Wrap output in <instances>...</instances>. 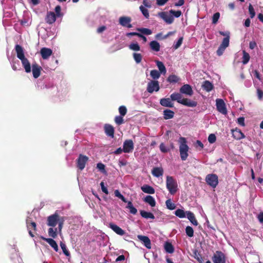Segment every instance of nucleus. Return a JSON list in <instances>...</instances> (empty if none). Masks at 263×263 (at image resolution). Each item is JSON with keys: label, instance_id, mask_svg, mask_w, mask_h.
Listing matches in <instances>:
<instances>
[{"label": "nucleus", "instance_id": "f257e3e1", "mask_svg": "<svg viewBox=\"0 0 263 263\" xmlns=\"http://www.w3.org/2000/svg\"><path fill=\"white\" fill-rule=\"evenodd\" d=\"M178 142L179 144V149L181 159L185 161L189 156V147L187 145V141L185 138L180 137L179 139Z\"/></svg>", "mask_w": 263, "mask_h": 263}, {"label": "nucleus", "instance_id": "f03ea898", "mask_svg": "<svg viewBox=\"0 0 263 263\" xmlns=\"http://www.w3.org/2000/svg\"><path fill=\"white\" fill-rule=\"evenodd\" d=\"M177 183L176 181L171 176L166 177V187L170 194L173 195L177 191Z\"/></svg>", "mask_w": 263, "mask_h": 263}, {"label": "nucleus", "instance_id": "7ed1b4c3", "mask_svg": "<svg viewBox=\"0 0 263 263\" xmlns=\"http://www.w3.org/2000/svg\"><path fill=\"white\" fill-rule=\"evenodd\" d=\"M212 259L214 263H226V255L219 251L214 253Z\"/></svg>", "mask_w": 263, "mask_h": 263}, {"label": "nucleus", "instance_id": "20e7f679", "mask_svg": "<svg viewBox=\"0 0 263 263\" xmlns=\"http://www.w3.org/2000/svg\"><path fill=\"white\" fill-rule=\"evenodd\" d=\"M205 181L208 184L215 188L218 183V176L214 174H208L205 177Z\"/></svg>", "mask_w": 263, "mask_h": 263}, {"label": "nucleus", "instance_id": "39448f33", "mask_svg": "<svg viewBox=\"0 0 263 263\" xmlns=\"http://www.w3.org/2000/svg\"><path fill=\"white\" fill-rule=\"evenodd\" d=\"M159 83L157 80H151L147 85L146 90L150 93H153L154 91L157 92L159 90Z\"/></svg>", "mask_w": 263, "mask_h": 263}, {"label": "nucleus", "instance_id": "423d86ee", "mask_svg": "<svg viewBox=\"0 0 263 263\" xmlns=\"http://www.w3.org/2000/svg\"><path fill=\"white\" fill-rule=\"evenodd\" d=\"M132 18L129 16H122L119 18V24L123 27L130 28L133 27L132 24Z\"/></svg>", "mask_w": 263, "mask_h": 263}, {"label": "nucleus", "instance_id": "0eeeda50", "mask_svg": "<svg viewBox=\"0 0 263 263\" xmlns=\"http://www.w3.org/2000/svg\"><path fill=\"white\" fill-rule=\"evenodd\" d=\"M157 15L167 24H172L174 20L173 16L168 15L167 12H160Z\"/></svg>", "mask_w": 263, "mask_h": 263}, {"label": "nucleus", "instance_id": "6e6552de", "mask_svg": "<svg viewBox=\"0 0 263 263\" xmlns=\"http://www.w3.org/2000/svg\"><path fill=\"white\" fill-rule=\"evenodd\" d=\"M216 105L217 109L219 112L223 115H226L227 114L226 104L222 99H217L216 100Z\"/></svg>", "mask_w": 263, "mask_h": 263}, {"label": "nucleus", "instance_id": "1a4fd4ad", "mask_svg": "<svg viewBox=\"0 0 263 263\" xmlns=\"http://www.w3.org/2000/svg\"><path fill=\"white\" fill-rule=\"evenodd\" d=\"M229 42L230 38H229L228 37H225L223 39L221 44H220L218 49L217 50V54L218 55L220 56L223 54L226 48L229 46Z\"/></svg>", "mask_w": 263, "mask_h": 263}, {"label": "nucleus", "instance_id": "9d476101", "mask_svg": "<svg viewBox=\"0 0 263 263\" xmlns=\"http://www.w3.org/2000/svg\"><path fill=\"white\" fill-rule=\"evenodd\" d=\"M59 220V215L55 213L48 217L47 224L48 226L54 227L58 224Z\"/></svg>", "mask_w": 263, "mask_h": 263}, {"label": "nucleus", "instance_id": "9b49d317", "mask_svg": "<svg viewBox=\"0 0 263 263\" xmlns=\"http://www.w3.org/2000/svg\"><path fill=\"white\" fill-rule=\"evenodd\" d=\"M26 224L27 227V229L28 230V233L30 236L31 237H33L34 236V233L36 231V224L35 222L31 221L27 219L26 221Z\"/></svg>", "mask_w": 263, "mask_h": 263}, {"label": "nucleus", "instance_id": "f8f14e48", "mask_svg": "<svg viewBox=\"0 0 263 263\" xmlns=\"http://www.w3.org/2000/svg\"><path fill=\"white\" fill-rule=\"evenodd\" d=\"M123 152L126 153L132 152L134 148V142L132 140H126L123 143Z\"/></svg>", "mask_w": 263, "mask_h": 263}, {"label": "nucleus", "instance_id": "ddd939ff", "mask_svg": "<svg viewBox=\"0 0 263 263\" xmlns=\"http://www.w3.org/2000/svg\"><path fill=\"white\" fill-rule=\"evenodd\" d=\"M180 92L182 94L191 96L193 94L192 87L189 84H184L180 88Z\"/></svg>", "mask_w": 263, "mask_h": 263}, {"label": "nucleus", "instance_id": "4468645a", "mask_svg": "<svg viewBox=\"0 0 263 263\" xmlns=\"http://www.w3.org/2000/svg\"><path fill=\"white\" fill-rule=\"evenodd\" d=\"M32 71L33 74V77L36 79L40 77L41 75V71L42 70V68L41 66L38 65L37 63H35L32 65Z\"/></svg>", "mask_w": 263, "mask_h": 263}, {"label": "nucleus", "instance_id": "2eb2a0df", "mask_svg": "<svg viewBox=\"0 0 263 263\" xmlns=\"http://www.w3.org/2000/svg\"><path fill=\"white\" fill-rule=\"evenodd\" d=\"M40 53L42 58L44 60L48 59L52 54V51L51 49L43 47L41 49Z\"/></svg>", "mask_w": 263, "mask_h": 263}, {"label": "nucleus", "instance_id": "dca6fc26", "mask_svg": "<svg viewBox=\"0 0 263 263\" xmlns=\"http://www.w3.org/2000/svg\"><path fill=\"white\" fill-rule=\"evenodd\" d=\"M137 237L138 239L143 243L146 248L147 249L151 248V240L147 236L139 235L137 236Z\"/></svg>", "mask_w": 263, "mask_h": 263}, {"label": "nucleus", "instance_id": "f3484780", "mask_svg": "<svg viewBox=\"0 0 263 263\" xmlns=\"http://www.w3.org/2000/svg\"><path fill=\"white\" fill-rule=\"evenodd\" d=\"M109 227L114 231L116 234L122 236L125 234V231L118 227L117 225L113 223H110L109 224Z\"/></svg>", "mask_w": 263, "mask_h": 263}, {"label": "nucleus", "instance_id": "a211bd4d", "mask_svg": "<svg viewBox=\"0 0 263 263\" xmlns=\"http://www.w3.org/2000/svg\"><path fill=\"white\" fill-rule=\"evenodd\" d=\"M57 16L53 12H48L47 13L45 20L47 23L52 24L55 22Z\"/></svg>", "mask_w": 263, "mask_h": 263}, {"label": "nucleus", "instance_id": "6ab92c4d", "mask_svg": "<svg viewBox=\"0 0 263 263\" xmlns=\"http://www.w3.org/2000/svg\"><path fill=\"white\" fill-rule=\"evenodd\" d=\"M41 238L48 242L49 244V245L55 251H58V246L56 241L54 239L52 238H46L44 237L43 236H41Z\"/></svg>", "mask_w": 263, "mask_h": 263}, {"label": "nucleus", "instance_id": "aec40b11", "mask_svg": "<svg viewBox=\"0 0 263 263\" xmlns=\"http://www.w3.org/2000/svg\"><path fill=\"white\" fill-rule=\"evenodd\" d=\"M22 65L24 68L26 72L29 73L31 71V67L30 62L26 58H24L21 60Z\"/></svg>", "mask_w": 263, "mask_h": 263}, {"label": "nucleus", "instance_id": "412c9836", "mask_svg": "<svg viewBox=\"0 0 263 263\" xmlns=\"http://www.w3.org/2000/svg\"><path fill=\"white\" fill-rule=\"evenodd\" d=\"M181 104L188 107H194L197 106V102L187 98H183Z\"/></svg>", "mask_w": 263, "mask_h": 263}, {"label": "nucleus", "instance_id": "4be33fe9", "mask_svg": "<svg viewBox=\"0 0 263 263\" xmlns=\"http://www.w3.org/2000/svg\"><path fill=\"white\" fill-rule=\"evenodd\" d=\"M172 101L171 98H163L160 100V104L164 107H173L174 104Z\"/></svg>", "mask_w": 263, "mask_h": 263}, {"label": "nucleus", "instance_id": "5701e85b", "mask_svg": "<svg viewBox=\"0 0 263 263\" xmlns=\"http://www.w3.org/2000/svg\"><path fill=\"white\" fill-rule=\"evenodd\" d=\"M232 133L233 137L236 140H240L245 137V135L238 129L232 130Z\"/></svg>", "mask_w": 263, "mask_h": 263}, {"label": "nucleus", "instance_id": "b1692460", "mask_svg": "<svg viewBox=\"0 0 263 263\" xmlns=\"http://www.w3.org/2000/svg\"><path fill=\"white\" fill-rule=\"evenodd\" d=\"M104 130L107 136L111 138L114 137L115 130L112 126L109 124H105L104 126Z\"/></svg>", "mask_w": 263, "mask_h": 263}, {"label": "nucleus", "instance_id": "393cba45", "mask_svg": "<svg viewBox=\"0 0 263 263\" xmlns=\"http://www.w3.org/2000/svg\"><path fill=\"white\" fill-rule=\"evenodd\" d=\"M17 57L21 60L25 58L23 47L20 45H16L15 47Z\"/></svg>", "mask_w": 263, "mask_h": 263}, {"label": "nucleus", "instance_id": "a878e982", "mask_svg": "<svg viewBox=\"0 0 263 263\" xmlns=\"http://www.w3.org/2000/svg\"><path fill=\"white\" fill-rule=\"evenodd\" d=\"M186 217L193 224L196 226L198 225V222L192 212L190 211H186Z\"/></svg>", "mask_w": 263, "mask_h": 263}, {"label": "nucleus", "instance_id": "bb28decb", "mask_svg": "<svg viewBox=\"0 0 263 263\" xmlns=\"http://www.w3.org/2000/svg\"><path fill=\"white\" fill-rule=\"evenodd\" d=\"M149 46L151 49L155 52H158L160 49V44L156 41H153L150 42Z\"/></svg>", "mask_w": 263, "mask_h": 263}, {"label": "nucleus", "instance_id": "cd10ccee", "mask_svg": "<svg viewBox=\"0 0 263 263\" xmlns=\"http://www.w3.org/2000/svg\"><path fill=\"white\" fill-rule=\"evenodd\" d=\"M170 97L172 101H176L179 103L181 104L183 99L180 93L178 92L173 93L171 95Z\"/></svg>", "mask_w": 263, "mask_h": 263}, {"label": "nucleus", "instance_id": "c85d7f7f", "mask_svg": "<svg viewBox=\"0 0 263 263\" xmlns=\"http://www.w3.org/2000/svg\"><path fill=\"white\" fill-rule=\"evenodd\" d=\"M143 201L149 204L152 207L156 205V201L153 197L150 195L146 196L143 199Z\"/></svg>", "mask_w": 263, "mask_h": 263}, {"label": "nucleus", "instance_id": "c756f323", "mask_svg": "<svg viewBox=\"0 0 263 263\" xmlns=\"http://www.w3.org/2000/svg\"><path fill=\"white\" fill-rule=\"evenodd\" d=\"M141 189V190L145 193L149 194H153L155 193L154 189L148 185H144L142 186Z\"/></svg>", "mask_w": 263, "mask_h": 263}, {"label": "nucleus", "instance_id": "7c9ffc66", "mask_svg": "<svg viewBox=\"0 0 263 263\" xmlns=\"http://www.w3.org/2000/svg\"><path fill=\"white\" fill-rule=\"evenodd\" d=\"M152 173L154 176L159 177L163 175V169L161 167H154L152 171Z\"/></svg>", "mask_w": 263, "mask_h": 263}, {"label": "nucleus", "instance_id": "2f4dec72", "mask_svg": "<svg viewBox=\"0 0 263 263\" xmlns=\"http://www.w3.org/2000/svg\"><path fill=\"white\" fill-rule=\"evenodd\" d=\"M156 63L157 66L159 69V72H160L161 74H165L166 72V69L163 63L159 61H157Z\"/></svg>", "mask_w": 263, "mask_h": 263}, {"label": "nucleus", "instance_id": "473e14b6", "mask_svg": "<svg viewBox=\"0 0 263 263\" xmlns=\"http://www.w3.org/2000/svg\"><path fill=\"white\" fill-rule=\"evenodd\" d=\"M140 212L141 216L143 218H144L145 219H155L154 215H153V214H152L151 212H148L145 211L144 210H141L140 211Z\"/></svg>", "mask_w": 263, "mask_h": 263}, {"label": "nucleus", "instance_id": "72a5a7b5", "mask_svg": "<svg viewBox=\"0 0 263 263\" xmlns=\"http://www.w3.org/2000/svg\"><path fill=\"white\" fill-rule=\"evenodd\" d=\"M202 86L207 92L211 91L213 88V84L209 81H205Z\"/></svg>", "mask_w": 263, "mask_h": 263}, {"label": "nucleus", "instance_id": "f704fd0d", "mask_svg": "<svg viewBox=\"0 0 263 263\" xmlns=\"http://www.w3.org/2000/svg\"><path fill=\"white\" fill-rule=\"evenodd\" d=\"M164 118L166 120L171 119L173 118L174 112L170 109L164 110L163 111Z\"/></svg>", "mask_w": 263, "mask_h": 263}, {"label": "nucleus", "instance_id": "c9c22d12", "mask_svg": "<svg viewBox=\"0 0 263 263\" xmlns=\"http://www.w3.org/2000/svg\"><path fill=\"white\" fill-rule=\"evenodd\" d=\"M175 215L180 218H183L186 217V212H184L182 209H179L175 212Z\"/></svg>", "mask_w": 263, "mask_h": 263}, {"label": "nucleus", "instance_id": "e433bc0d", "mask_svg": "<svg viewBox=\"0 0 263 263\" xmlns=\"http://www.w3.org/2000/svg\"><path fill=\"white\" fill-rule=\"evenodd\" d=\"M164 249L165 251L168 253H173L174 251V248L172 243L166 242L164 244Z\"/></svg>", "mask_w": 263, "mask_h": 263}, {"label": "nucleus", "instance_id": "4c0bfd02", "mask_svg": "<svg viewBox=\"0 0 263 263\" xmlns=\"http://www.w3.org/2000/svg\"><path fill=\"white\" fill-rule=\"evenodd\" d=\"M150 76L153 80H156L160 77L161 73L157 70L154 69L151 71Z\"/></svg>", "mask_w": 263, "mask_h": 263}, {"label": "nucleus", "instance_id": "58836bf2", "mask_svg": "<svg viewBox=\"0 0 263 263\" xmlns=\"http://www.w3.org/2000/svg\"><path fill=\"white\" fill-rule=\"evenodd\" d=\"M127 205L126 208L129 210V212L134 215L136 214L137 213V210L133 206L132 201H127Z\"/></svg>", "mask_w": 263, "mask_h": 263}, {"label": "nucleus", "instance_id": "ea45409f", "mask_svg": "<svg viewBox=\"0 0 263 263\" xmlns=\"http://www.w3.org/2000/svg\"><path fill=\"white\" fill-rule=\"evenodd\" d=\"M242 54L243 56L242 63H243V64L246 65L249 62L250 59V57L249 54L247 53L245 50L242 51Z\"/></svg>", "mask_w": 263, "mask_h": 263}, {"label": "nucleus", "instance_id": "a19ab883", "mask_svg": "<svg viewBox=\"0 0 263 263\" xmlns=\"http://www.w3.org/2000/svg\"><path fill=\"white\" fill-rule=\"evenodd\" d=\"M49 236L55 238L57 237V228H50L48 231Z\"/></svg>", "mask_w": 263, "mask_h": 263}, {"label": "nucleus", "instance_id": "79ce46f5", "mask_svg": "<svg viewBox=\"0 0 263 263\" xmlns=\"http://www.w3.org/2000/svg\"><path fill=\"white\" fill-rule=\"evenodd\" d=\"M166 206L169 210H173L176 208V205L171 199H167L165 202Z\"/></svg>", "mask_w": 263, "mask_h": 263}, {"label": "nucleus", "instance_id": "37998d69", "mask_svg": "<svg viewBox=\"0 0 263 263\" xmlns=\"http://www.w3.org/2000/svg\"><path fill=\"white\" fill-rule=\"evenodd\" d=\"M129 48L133 51H139L140 47L137 43H133L129 45Z\"/></svg>", "mask_w": 263, "mask_h": 263}, {"label": "nucleus", "instance_id": "c03bdc74", "mask_svg": "<svg viewBox=\"0 0 263 263\" xmlns=\"http://www.w3.org/2000/svg\"><path fill=\"white\" fill-rule=\"evenodd\" d=\"M137 30L138 31L140 32L141 34H143L150 35L152 33V30L148 28H138Z\"/></svg>", "mask_w": 263, "mask_h": 263}, {"label": "nucleus", "instance_id": "a18cd8bd", "mask_svg": "<svg viewBox=\"0 0 263 263\" xmlns=\"http://www.w3.org/2000/svg\"><path fill=\"white\" fill-rule=\"evenodd\" d=\"M114 193L116 197L120 199L123 202H127L126 198L120 193L119 190H116Z\"/></svg>", "mask_w": 263, "mask_h": 263}, {"label": "nucleus", "instance_id": "49530a36", "mask_svg": "<svg viewBox=\"0 0 263 263\" xmlns=\"http://www.w3.org/2000/svg\"><path fill=\"white\" fill-rule=\"evenodd\" d=\"M114 193L116 197L120 199L123 202H127L126 198L120 193L119 190H116Z\"/></svg>", "mask_w": 263, "mask_h": 263}, {"label": "nucleus", "instance_id": "de8ad7c7", "mask_svg": "<svg viewBox=\"0 0 263 263\" xmlns=\"http://www.w3.org/2000/svg\"><path fill=\"white\" fill-rule=\"evenodd\" d=\"M140 10L141 11L142 14L146 18H148L149 15L148 10L143 6L140 7Z\"/></svg>", "mask_w": 263, "mask_h": 263}, {"label": "nucleus", "instance_id": "09e8293b", "mask_svg": "<svg viewBox=\"0 0 263 263\" xmlns=\"http://www.w3.org/2000/svg\"><path fill=\"white\" fill-rule=\"evenodd\" d=\"M97 168L103 174H106L107 172L105 170V166L102 163H98L97 165Z\"/></svg>", "mask_w": 263, "mask_h": 263}, {"label": "nucleus", "instance_id": "8fccbe9b", "mask_svg": "<svg viewBox=\"0 0 263 263\" xmlns=\"http://www.w3.org/2000/svg\"><path fill=\"white\" fill-rule=\"evenodd\" d=\"M179 79L177 76L172 74L167 78V81L170 83H176L179 81Z\"/></svg>", "mask_w": 263, "mask_h": 263}, {"label": "nucleus", "instance_id": "3c124183", "mask_svg": "<svg viewBox=\"0 0 263 263\" xmlns=\"http://www.w3.org/2000/svg\"><path fill=\"white\" fill-rule=\"evenodd\" d=\"M185 232L186 235L190 237H192L194 235V230L193 228L190 226H187L186 227Z\"/></svg>", "mask_w": 263, "mask_h": 263}, {"label": "nucleus", "instance_id": "603ef678", "mask_svg": "<svg viewBox=\"0 0 263 263\" xmlns=\"http://www.w3.org/2000/svg\"><path fill=\"white\" fill-rule=\"evenodd\" d=\"M60 246L63 250L64 254L67 256H70V253L68 250L67 249L66 245L64 243L61 242Z\"/></svg>", "mask_w": 263, "mask_h": 263}, {"label": "nucleus", "instance_id": "864d4df0", "mask_svg": "<svg viewBox=\"0 0 263 263\" xmlns=\"http://www.w3.org/2000/svg\"><path fill=\"white\" fill-rule=\"evenodd\" d=\"M133 58L137 63H139L142 60V55L140 53H134Z\"/></svg>", "mask_w": 263, "mask_h": 263}, {"label": "nucleus", "instance_id": "5fc2aeb1", "mask_svg": "<svg viewBox=\"0 0 263 263\" xmlns=\"http://www.w3.org/2000/svg\"><path fill=\"white\" fill-rule=\"evenodd\" d=\"M194 257L197 259L199 263H203V258L201 255L196 251L194 252Z\"/></svg>", "mask_w": 263, "mask_h": 263}, {"label": "nucleus", "instance_id": "6e6d98bb", "mask_svg": "<svg viewBox=\"0 0 263 263\" xmlns=\"http://www.w3.org/2000/svg\"><path fill=\"white\" fill-rule=\"evenodd\" d=\"M77 167L80 171H82V154L79 155L78 159Z\"/></svg>", "mask_w": 263, "mask_h": 263}, {"label": "nucleus", "instance_id": "4d7b16f0", "mask_svg": "<svg viewBox=\"0 0 263 263\" xmlns=\"http://www.w3.org/2000/svg\"><path fill=\"white\" fill-rule=\"evenodd\" d=\"M219 17L220 13L219 12H216L214 13L212 17V23L214 24H217Z\"/></svg>", "mask_w": 263, "mask_h": 263}, {"label": "nucleus", "instance_id": "13d9d810", "mask_svg": "<svg viewBox=\"0 0 263 263\" xmlns=\"http://www.w3.org/2000/svg\"><path fill=\"white\" fill-rule=\"evenodd\" d=\"M182 41H183V37H180L178 39V41L176 43H174V44L173 45V47L174 48V49H178L182 44Z\"/></svg>", "mask_w": 263, "mask_h": 263}, {"label": "nucleus", "instance_id": "bf43d9fd", "mask_svg": "<svg viewBox=\"0 0 263 263\" xmlns=\"http://www.w3.org/2000/svg\"><path fill=\"white\" fill-rule=\"evenodd\" d=\"M115 122L118 125H121L123 123L124 120L123 119V116H119L115 117Z\"/></svg>", "mask_w": 263, "mask_h": 263}, {"label": "nucleus", "instance_id": "052dcab7", "mask_svg": "<svg viewBox=\"0 0 263 263\" xmlns=\"http://www.w3.org/2000/svg\"><path fill=\"white\" fill-rule=\"evenodd\" d=\"M170 14H173L175 17H179L181 16L182 13L180 10L175 11L173 10H171L169 11Z\"/></svg>", "mask_w": 263, "mask_h": 263}, {"label": "nucleus", "instance_id": "680f3d73", "mask_svg": "<svg viewBox=\"0 0 263 263\" xmlns=\"http://www.w3.org/2000/svg\"><path fill=\"white\" fill-rule=\"evenodd\" d=\"M249 12L250 15V17L251 18H253L255 15V10L252 6V5L250 4L249 6Z\"/></svg>", "mask_w": 263, "mask_h": 263}, {"label": "nucleus", "instance_id": "e2e57ef3", "mask_svg": "<svg viewBox=\"0 0 263 263\" xmlns=\"http://www.w3.org/2000/svg\"><path fill=\"white\" fill-rule=\"evenodd\" d=\"M119 111L121 116H124L127 112V109L124 106H121L119 108Z\"/></svg>", "mask_w": 263, "mask_h": 263}, {"label": "nucleus", "instance_id": "0e129e2a", "mask_svg": "<svg viewBox=\"0 0 263 263\" xmlns=\"http://www.w3.org/2000/svg\"><path fill=\"white\" fill-rule=\"evenodd\" d=\"M61 6L59 5H58L55 8V12L56 13L55 15L57 17H61L63 15L62 13L61 12Z\"/></svg>", "mask_w": 263, "mask_h": 263}, {"label": "nucleus", "instance_id": "69168bd1", "mask_svg": "<svg viewBox=\"0 0 263 263\" xmlns=\"http://www.w3.org/2000/svg\"><path fill=\"white\" fill-rule=\"evenodd\" d=\"M216 140V137L213 134H211L208 137V141L209 143H214Z\"/></svg>", "mask_w": 263, "mask_h": 263}, {"label": "nucleus", "instance_id": "338daca9", "mask_svg": "<svg viewBox=\"0 0 263 263\" xmlns=\"http://www.w3.org/2000/svg\"><path fill=\"white\" fill-rule=\"evenodd\" d=\"M160 149L163 153H167L169 151V148L166 147V146L163 143L160 144Z\"/></svg>", "mask_w": 263, "mask_h": 263}, {"label": "nucleus", "instance_id": "774afa93", "mask_svg": "<svg viewBox=\"0 0 263 263\" xmlns=\"http://www.w3.org/2000/svg\"><path fill=\"white\" fill-rule=\"evenodd\" d=\"M100 185H101V190H102V192L103 193H105L106 194H108V190H107V187L104 185V182H101L100 183Z\"/></svg>", "mask_w": 263, "mask_h": 263}]
</instances>
